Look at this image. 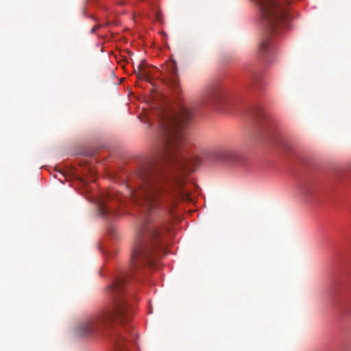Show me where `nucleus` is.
I'll return each mask as SVG.
<instances>
[{"label":"nucleus","instance_id":"nucleus-13","mask_svg":"<svg viewBox=\"0 0 351 351\" xmlns=\"http://www.w3.org/2000/svg\"><path fill=\"white\" fill-rule=\"evenodd\" d=\"M95 31V27H93V28L92 29L91 32H94Z\"/></svg>","mask_w":351,"mask_h":351},{"label":"nucleus","instance_id":"nucleus-3","mask_svg":"<svg viewBox=\"0 0 351 351\" xmlns=\"http://www.w3.org/2000/svg\"><path fill=\"white\" fill-rule=\"evenodd\" d=\"M130 277L117 278L109 287L108 292L111 297L110 304L101 313L80 319L75 326V332L82 337L94 335L104 326L113 322L120 324L128 322L132 317V311L125 301L123 293L126 281Z\"/></svg>","mask_w":351,"mask_h":351},{"label":"nucleus","instance_id":"nucleus-5","mask_svg":"<svg viewBox=\"0 0 351 351\" xmlns=\"http://www.w3.org/2000/svg\"><path fill=\"white\" fill-rule=\"evenodd\" d=\"M259 8L261 23L264 29L263 38L258 47V54L267 57L274 43L287 27L288 14L285 0H254Z\"/></svg>","mask_w":351,"mask_h":351},{"label":"nucleus","instance_id":"nucleus-4","mask_svg":"<svg viewBox=\"0 0 351 351\" xmlns=\"http://www.w3.org/2000/svg\"><path fill=\"white\" fill-rule=\"evenodd\" d=\"M173 235L169 223L162 225L144 220L136 233L132 250V269L134 271L144 265L153 267L157 253L165 250Z\"/></svg>","mask_w":351,"mask_h":351},{"label":"nucleus","instance_id":"nucleus-11","mask_svg":"<svg viewBox=\"0 0 351 351\" xmlns=\"http://www.w3.org/2000/svg\"><path fill=\"white\" fill-rule=\"evenodd\" d=\"M137 70H138V74H137L138 77L144 78L147 76V73L145 71V69L143 68V62L138 64Z\"/></svg>","mask_w":351,"mask_h":351},{"label":"nucleus","instance_id":"nucleus-6","mask_svg":"<svg viewBox=\"0 0 351 351\" xmlns=\"http://www.w3.org/2000/svg\"><path fill=\"white\" fill-rule=\"evenodd\" d=\"M126 198L119 192L111 190L103 197L97 199V205L101 216L108 217L117 215V206Z\"/></svg>","mask_w":351,"mask_h":351},{"label":"nucleus","instance_id":"nucleus-2","mask_svg":"<svg viewBox=\"0 0 351 351\" xmlns=\"http://www.w3.org/2000/svg\"><path fill=\"white\" fill-rule=\"evenodd\" d=\"M138 191L129 195L145 213L162 212L173 214L178 199L189 200L190 194L184 189V179L170 176L160 165L147 166L139 172Z\"/></svg>","mask_w":351,"mask_h":351},{"label":"nucleus","instance_id":"nucleus-8","mask_svg":"<svg viewBox=\"0 0 351 351\" xmlns=\"http://www.w3.org/2000/svg\"><path fill=\"white\" fill-rule=\"evenodd\" d=\"M237 157V152L232 148H219L212 152V158L220 161H232Z\"/></svg>","mask_w":351,"mask_h":351},{"label":"nucleus","instance_id":"nucleus-9","mask_svg":"<svg viewBox=\"0 0 351 351\" xmlns=\"http://www.w3.org/2000/svg\"><path fill=\"white\" fill-rule=\"evenodd\" d=\"M114 341L116 351H132L134 341L128 340L125 336L118 334L115 336Z\"/></svg>","mask_w":351,"mask_h":351},{"label":"nucleus","instance_id":"nucleus-1","mask_svg":"<svg viewBox=\"0 0 351 351\" xmlns=\"http://www.w3.org/2000/svg\"><path fill=\"white\" fill-rule=\"evenodd\" d=\"M192 119V112L184 105L162 114L155 147L159 162L189 171L200 165L203 152L189 149L185 143L184 133L191 126Z\"/></svg>","mask_w":351,"mask_h":351},{"label":"nucleus","instance_id":"nucleus-10","mask_svg":"<svg viewBox=\"0 0 351 351\" xmlns=\"http://www.w3.org/2000/svg\"><path fill=\"white\" fill-rule=\"evenodd\" d=\"M168 69L169 70L170 74L172 75L173 83H176V73H177V70H176V66L175 63L174 62H171L168 65Z\"/></svg>","mask_w":351,"mask_h":351},{"label":"nucleus","instance_id":"nucleus-7","mask_svg":"<svg viewBox=\"0 0 351 351\" xmlns=\"http://www.w3.org/2000/svg\"><path fill=\"white\" fill-rule=\"evenodd\" d=\"M204 103L207 106L226 111L230 104V98L225 90L218 85H215L208 88Z\"/></svg>","mask_w":351,"mask_h":351},{"label":"nucleus","instance_id":"nucleus-12","mask_svg":"<svg viewBox=\"0 0 351 351\" xmlns=\"http://www.w3.org/2000/svg\"><path fill=\"white\" fill-rule=\"evenodd\" d=\"M255 116L257 119H261L266 117L265 111L262 108H258L256 111Z\"/></svg>","mask_w":351,"mask_h":351}]
</instances>
